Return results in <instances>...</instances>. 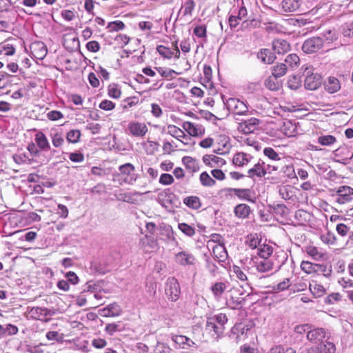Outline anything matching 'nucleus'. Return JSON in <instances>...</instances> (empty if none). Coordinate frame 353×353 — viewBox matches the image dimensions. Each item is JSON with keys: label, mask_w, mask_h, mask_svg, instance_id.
I'll return each mask as SVG.
<instances>
[{"label": "nucleus", "mask_w": 353, "mask_h": 353, "mask_svg": "<svg viewBox=\"0 0 353 353\" xmlns=\"http://www.w3.org/2000/svg\"><path fill=\"white\" fill-rule=\"evenodd\" d=\"M303 0H281L277 6V12L285 16L302 11Z\"/></svg>", "instance_id": "f03ea898"}, {"label": "nucleus", "mask_w": 353, "mask_h": 353, "mask_svg": "<svg viewBox=\"0 0 353 353\" xmlns=\"http://www.w3.org/2000/svg\"><path fill=\"white\" fill-rule=\"evenodd\" d=\"M323 46V39L321 37H313L306 39L302 46L305 53L312 54L319 50Z\"/></svg>", "instance_id": "0eeeda50"}, {"label": "nucleus", "mask_w": 353, "mask_h": 353, "mask_svg": "<svg viewBox=\"0 0 353 353\" xmlns=\"http://www.w3.org/2000/svg\"><path fill=\"white\" fill-rule=\"evenodd\" d=\"M227 288V284L225 282H216L212 287L211 290L216 299L221 298Z\"/></svg>", "instance_id": "2f4dec72"}, {"label": "nucleus", "mask_w": 353, "mask_h": 353, "mask_svg": "<svg viewBox=\"0 0 353 353\" xmlns=\"http://www.w3.org/2000/svg\"><path fill=\"white\" fill-rule=\"evenodd\" d=\"M228 322L226 314L220 313L207 318L205 330L213 338H219L224 332Z\"/></svg>", "instance_id": "f257e3e1"}, {"label": "nucleus", "mask_w": 353, "mask_h": 353, "mask_svg": "<svg viewBox=\"0 0 353 353\" xmlns=\"http://www.w3.org/2000/svg\"><path fill=\"white\" fill-rule=\"evenodd\" d=\"M285 61L290 67L294 68L299 62V57L296 54H290L285 58Z\"/></svg>", "instance_id": "052dcab7"}, {"label": "nucleus", "mask_w": 353, "mask_h": 353, "mask_svg": "<svg viewBox=\"0 0 353 353\" xmlns=\"http://www.w3.org/2000/svg\"><path fill=\"white\" fill-rule=\"evenodd\" d=\"M316 272L322 273L325 277H330L332 274V270L331 266L327 267L323 264H317Z\"/></svg>", "instance_id": "864d4df0"}, {"label": "nucleus", "mask_w": 353, "mask_h": 353, "mask_svg": "<svg viewBox=\"0 0 353 353\" xmlns=\"http://www.w3.org/2000/svg\"><path fill=\"white\" fill-rule=\"evenodd\" d=\"M108 96L113 99H119L121 97V91L118 84L111 83L108 87Z\"/></svg>", "instance_id": "58836bf2"}, {"label": "nucleus", "mask_w": 353, "mask_h": 353, "mask_svg": "<svg viewBox=\"0 0 353 353\" xmlns=\"http://www.w3.org/2000/svg\"><path fill=\"white\" fill-rule=\"evenodd\" d=\"M36 54V57L39 59H43L47 54L48 50L46 45L43 42H37L33 43L32 47Z\"/></svg>", "instance_id": "cd10ccee"}, {"label": "nucleus", "mask_w": 353, "mask_h": 353, "mask_svg": "<svg viewBox=\"0 0 353 353\" xmlns=\"http://www.w3.org/2000/svg\"><path fill=\"white\" fill-rule=\"evenodd\" d=\"M203 163L210 167H222L226 163V161L219 157H216L214 154H206L203 157Z\"/></svg>", "instance_id": "dca6fc26"}, {"label": "nucleus", "mask_w": 353, "mask_h": 353, "mask_svg": "<svg viewBox=\"0 0 353 353\" xmlns=\"http://www.w3.org/2000/svg\"><path fill=\"white\" fill-rule=\"evenodd\" d=\"M115 104L109 100H103L99 104V108L103 110H112L114 108Z\"/></svg>", "instance_id": "774afa93"}, {"label": "nucleus", "mask_w": 353, "mask_h": 353, "mask_svg": "<svg viewBox=\"0 0 353 353\" xmlns=\"http://www.w3.org/2000/svg\"><path fill=\"white\" fill-rule=\"evenodd\" d=\"M47 117L51 121H57L63 117V114L58 110H52L48 112Z\"/></svg>", "instance_id": "0e129e2a"}, {"label": "nucleus", "mask_w": 353, "mask_h": 353, "mask_svg": "<svg viewBox=\"0 0 353 353\" xmlns=\"http://www.w3.org/2000/svg\"><path fill=\"white\" fill-rule=\"evenodd\" d=\"M172 340L179 345V347L186 349V342L189 341V338L183 335H174Z\"/></svg>", "instance_id": "09e8293b"}, {"label": "nucleus", "mask_w": 353, "mask_h": 353, "mask_svg": "<svg viewBox=\"0 0 353 353\" xmlns=\"http://www.w3.org/2000/svg\"><path fill=\"white\" fill-rule=\"evenodd\" d=\"M316 263H312L309 261H303L301 264V270L307 274L316 272Z\"/></svg>", "instance_id": "49530a36"}, {"label": "nucleus", "mask_w": 353, "mask_h": 353, "mask_svg": "<svg viewBox=\"0 0 353 353\" xmlns=\"http://www.w3.org/2000/svg\"><path fill=\"white\" fill-rule=\"evenodd\" d=\"M306 252L314 259L318 260L322 257V253L320 252L317 248L314 246H309L306 248Z\"/></svg>", "instance_id": "4d7b16f0"}, {"label": "nucleus", "mask_w": 353, "mask_h": 353, "mask_svg": "<svg viewBox=\"0 0 353 353\" xmlns=\"http://www.w3.org/2000/svg\"><path fill=\"white\" fill-rule=\"evenodd\" d=\"M272 50L274 53L278 54H284L290 51V45L285 39H275L272 43Z\"/></svg>", "instance_id": "ddd939ff"}, {"label": "nucleus", "mask_w": 353, "mask_h": 353, "mask_svg": "<svg viewBox=\"0 0 353 353\" xmlns=\"http://www.w3.org/2000/svg\"><path fill=\"white\" fill-rule=\"evenodd\" d=\"M37 146L43 151H48L50 145L46 136L43 132H38L35 136Z\"/></svg>", "instance_id": "393cba45"}, {"label": "nucleus", "mask_w": 353, "mask_h": 353, "mask_svg": "<svg viewBox=\"0 0 353 353\" xmlns=\"http://www.w3.org/2000/svg\"><path fill=\"white\" fill-rule=\"evenodd\" d=\"M95 72L100 75L101 77H102L105 80H108L110 78V73L101 67V65H98L97 67L94 68Z\"/></svg>", "instance_id": "338daca9"}, {"label": "nucleus", "mask_w": 353, "mask_h": 353, "mask_svg": "<svg viewBox=\"0 0 353 353\" xmlns=\"http://www.w3.org/2000/svg\"><path fill=\"white\" fill-rule=\"evenodd\" d=\"M176 262L181 265H193L195 263L194 256L185 251H181L178 252L175 255Z\"/></svg>", "instance_id": "4468645a"}, {"label": "nucleus", "mask_w": 353, "mask_h": 353, "mask_svg": "<svg viewBox=\"0 0 353 353\" xmlns=\"http://www.w3.org/2000/svg\"><path fill=\"white\" fill-rule=\"evenodd\" d=\"M345 151H347V149L345 148H338L333 152V154L334 155V157L336 158L335 161L345 164L348 160H350L352 159L353 153L349 157H346L345 159H341L340 154L342 153H344Z\"/></svg>", "instance_id": "79ce46f5"}, {"label": "nucleus", "mask_w": 353, "mask_h": 353, "mask_svg": "<svg viewBox=\"0 0 353 353\" xmlns=\"http://www.w3.org/2000/svg\"><path fill=\"white\" fill-rule=\"evenodd\" d=\"M199 180L201 185L205 187H212L216 184V181L207 172H203L200 174Z\"/></svg>", "instance_id": "c9c22d12"}, {"label": "nucleus", "mask_w": 353, "mask_h": 353, "mask_svg": "<svg viewBox=\"0 0 353 353\" xmlns=\"http://www.w3.org/2000/svg\"><path fill=\"white\" fill-rule=\"evenodd\" d=\"M287 72V66L285 63H279L272 68V76L279 78Z\"/></svg>", "instance_id": "4c0bfd02"}, {"label": "nucleus", "mask_w": 353, "mask_h": 353, "mask_svg": "<svg viewBox=\"0 0 353 353\" xmlns=\"http://www.w3.org/2000/svg\"><path fill=\"white\" fill-rule=\"evenodd\" d=\"M265 162L259 160L252 168L248 170L247 176L251 179L263 177L266 174Z\"/></svg>", "instance_id": "f8f14e48"}, {"label": "nucleus", "mask_w": 353, "mask_h": 353, "mask_svg": "<svg viewBox=\"0 0 353 353\" xmlns=\"http://www.w3.org/2000/svg\"><path fill=\"white\" fill-rule=\"evenodd\" d=\"M246 244L252 249H258V246L260 245V241L256 234H251L247 236Z\"/></svg>", "instance_id": "8fccbe9b"}, {"label": "nucleus", "mask_w": 353, "mask_h": 353, "mask_svg": "<svg viewBox=\"0 0 353 353\" xmlns=\"http://www.w3.org/2000/svg\"><path fill=\"white\" fill-rule=\"evenodd\" d=\"M125 28L124 23L121 21H115L108 23L107 28L110 32L121 30Z\"/></svg>", "instance_id": "6e6d98bb"}, {"label": "nucleus", "mask_w": 353, "mask_h": 353, "mask_svg": "<svg viewBox=\"0 0 353 353\" xmlns=\"http://www.w3.org/2000/svg\"><path fill=\"white\" fill-rule=\"evenodd\" d=\"M157 51L160 55L166 59H171L174 55V52L170 48L162 45L157 47Z\"/></svg>", "instance_id": "de8ad7c7"}, {"label": "nucleus", "mask_w": 353, "mask_h": 353, "mask_svg": "<svg viewBox=\"0 0 353 353\" xmlns=\"http://www.w3.org/2000/svg\"><path fill=\"white\" fill-rule=\"evenodd\" d=\"M323 42L326 41L328 43L337 39V35L334 30H329L325 32L323 34Z\"/></svg>", "instance_id": "13d9d810"}, {"label": "nucleus", "mask_w": 353, "mask_h": 353, "mask_svg": "<svg viewBox=\"0 0 353 353\" xmlns=\"http://www.w3.org/2000/svg\"><path fill=\"white\" fill-rule=\"evenodd\" d=\"M272 247L266 244L259 245L257 249V254L261 259H268V257L272 254Z\"/></svg>", "instance_id": "f704fd0d"}, {"label": "nucleus", "mask_w": 353, "mask_h": 353, "mask_svg": "<svg viewBox=\"0 0 353 353\" xmlns=\"http://www.w3.org/2000/svg\"><path fill=\"white\" fill-rule=\"evenodd\" d=\"M234 195L240 200L246 201L254 203L256 198L253 192L249 188H236Z\"/></svg>", "instance_id": "2eb2a0df"}, {"label": "nucleus", "mask_w": 353, "mask_h": 353, "mask_svg": "<svg viewBox=\"0 0 353 353\" xmlns=\"http://www.w3.org/2000/svg\"><path fill=\"white\" fill-rule=\"evenodd\" d=\"M183 127L184 130L191 136L197 137L204 133V128L201 125L194 124V123L186 121L183 123Z\"/></svg>", "instance_id": "f3484780"}, {"label": "nucleus", "mask_w": 353, "mask_h": 353, "mask_svg": "<svg viewBox=\"0 0 353 353\" xmlns=\"http://www.w3.org/2000/svg\"><path fill=\"white\" fill-rule=\"evenodd\" d=\"M195 8L194 0H187L181 6L180 12H183V16H192V12Z\"/></svg>", "instance_id": "72a5a7b5"}, {"label": "nucleus", "mask_w": 353, "mask_h": 353, "mask_svg": "<svg viewBox=\"0 0 353 353\" xmlns=\"http://www.w3.org/2000/svg\"><path fill=\"white\" fill-rule=\"evenodd\" d=\"M168 133L171 136L175 137L178 140H181V138H185L186 136L183 131L181 130L179 128L176 127L174 125H169L168 126Z\"/></svg>", "instance_id": "e433bc0d"}, {"label": "nucleus", "mask_w": 353, "mask_h": 353, "mask_svg": "<svg viewBox=\"0 0 353 353\" xmlns=\"http://www.w3.org/2000/svg\"><path fill=\"white\" fill-rule=\"evenodd\" d=\"M81 132L78 130H71L66 134V139L69 143H77L79 142Z\"/></svg>", "instance_id": "c03bdc74"}, {"label": "nucleus", "mask_w": 353, "mask_h": 353, "mask_svg": "<svg viewBox=\"0 0 353 353\" xmlns=\"http://www.w3.org/2000/svg\"><path fill=\"white\" fill-rule=\"evenodd\" d=\"M336 142V139L332 135H323L318 137V143L321 145L330 146Z\"/></svg>", "instance_id": "ea45409f"}, {"label": "nucleus", "mask_w": 353, "mask_h": 353, "mask_svg": "<svg viewBox=\"0 0 353 353\" xmlns=\"http://www.w3.org/2000/svg\"><path fill=\"white\" fill-rule=\"evenodd\" d=\"M336 202L343 205L352 201L353 199V188L347 185L339 187L336 191Z\"/></svg>", "instance_id": "6e6552de"}, {"label": "nucleus", "mask_w": 353, "mask_h": 353, "mask_svg": "<svg viewBox=\"0 0 353 353\" xmlns=\"http://www.w3.org/2000/svg\"><path fill=\"white\" fill-rule=\"evenodd\" d=\"M252 159V157L245 152L236 153L232 159V162L235 165L241 167L247 165Z\"/></svg>", "instance_id": "4be33fe9"}, {"label": "nucleus", "mask_w": 353, "mask_h": 353, "mask_svg": "<svg viewBox=\"0 0 353 353\" xmlns=\"http://www.w3.org/2000/svg\"><path fill=\"white\" fill-rule=\"evenodd\" d=\"M252 210L250 207L245 203H240L234 208V215L239 219H246L250 214Z\"/></svg>", "instance_id": "aec40b11"}, {"label": "nucleus", "mask_w": 353, "mask_h": 353, "mask_svg": "<svg viewBox=\"0 0 353 353\" xmlns=\"http://www.w3.org/2000/svg\"><path fill=\"white\" fill-rule=\"evenodd\" d=\"M174 181L173 176L166 173L162 174L159 178V183L165 185H171L173 183Z\"/></svg>", "instance_id": "680f3d73"}, {"label": "nucleus", "mask_w": 353, "mask_h": 353, "mask_svg": "<svg viewBox=\"0 0 353 353\" xmlns=\"http://www.w3.org/2000/svg\"><path fill=\"white\" fill-rule=\"evenodd\" d=\"M254 265L259 272H268L274 268V263L270 259H261L254 262Z\"/></svg>", "instance_id": "a211bd4d"}, {"label": "nucleus", "mask_w": 353, "mask_h": 353, "mask_svg": "<svg viewBox=\"0 0 353 353\" xmlns=\"http://www.w3.org/2000/svg\"><path fill=\"white\" fill-rule=\"evenodd\" d=\"M290 285V279L289 278H285L283 281L274 286L273 290L276 292H281L288 289Z\"/></svg>", "instance_id": "5fc2aeb1"}, {"label": "nucleus", "mask_w": 353, "mask_h": 353, "mask_svg": "<svg viewBox=\"0 0 353 353\" xmlns=\"http://www.w3.org/2000/svg\"><path fill=\"white\" fill-rule=\"evenodd\" d=\"M212 253L214 259L223 262L228 257V253L223 244H217L212 247Z\"/></svg>", "instance_id": "412c9836"}, {"label": "nucleus", "mask_w": 353, "mask_h": 353, "mask_svg": "<svg viewBox=\"0 0 353 353\" xmlns=\"http://www.w3.org/2000/svg\"><path fill=\"white\" fill-rule=\"evenodd\" d=\"M157 72L161 74L162 77L164 78H174V75L179 74V72H176L175 70L170 68H163L161 67L156 68Z\"/></svg>", "instance_id": "a19ab883"}, {"label": "nucleus", "mask_w": 353, "mask_h": 353, "mask_svg": "<svg viewBox=\"0 0 353 353\" xmlns=\"http://www.w3.org/2000/svg\"><path fill=\"white\" fill-rule=\"evenodd\" d=\"M179 229L186 236L192 237L195 234V229L185 223H181L178 225Z\"/></svg>", "instance_id": "37998d69"}, {"label": "nucleus", "mask_w": 353, "mask_h": 353, "mask_svg": "<svg viewBox=\"0 0 353 353\" xmlns=\"http://www.w3.org/2000/svg\"><path fill=\"white\" fill-rule=\"evenodd\" d=\"M165 293L171 301H176L179 299L181 288L176 278L169 277L167 279L165 283Z\"/></svg>", "instance_id": "20e7f679"}, {"label": "nucleus", "mask_w": 353, "mask_h": 353, "mask_svg": "<svg viewBox=\"0 0 353 353\" xmlns=\"http://www.w3.org/2000/svg\"><path fill=\"white\" fill-rule=\"evenodd\" d=\"M30 313L34 319L44 322L48 321L49 319L46 318L48 315H52L54 314L51 312L50 310L40 307H33L30 310Z\"/></svg>", "instance_id": "9b49d317"}, {"label": "nucleus", "mask_w": 353, "mask_h": 353, "mask_svg": "<svg viewBox=\"0 0 353 353\" xmlns=\"http://www.w3.org/2000/svg\"><path fill=\"white\" fill-rule=\"evenodd\" d=\"M119 170L123 181L129 185H132L138 178L134 166L130 163L120 165Z\"/></svg>", "instance_id": "423d86ee"}, {"label": "nucleus", "mask_w": 353, "mask_h": 353, "mask_svg": "<svg viewBox=\"0 0 353 353\" xmlns=\"http://www.w3.org/2000/svg\"><path fill=\"white\" fill-rule=\"evenodd\" d=\"M148 130V128L145 123L139 121H130L127 128L128 133L137 137H143Z\"/></svg>", "instance_id": "1a4fd4ad"}, {"label": "nucleus", "mask_w": 353, "mask_h": 353, "mask_svg": "<svg viewBox=\"0 0 353 353\" xmlns=\"http://www.w3.org/2000/svg\"><path fill=\"white\" fill-rule=\"evenodd\" d=\"M257 57L265 64H271L276 59L274 53H272L270 49H261L257 54Z\"/></svg>", "instance_id": "6ab92c4d"}, {"label": "nucleus", "mask_w": 353, "mask_h": 353, "mask_svg": "<svg viewBox=\"0 0 353 353\" xmlns=\"http://www.w3.org/2000/svg\"><path fill=\"white\" fill-rule=\"evenodd\" d=\"M233 272L236 276L241 281H245L247 280V276L245 272L239 266H233Z\"/></svg>", "instance_id": "69168bd1"}, {"label": "nucleus", "mask_w": 353, "mask_h": 353, "mask_svg": "<svg viewBox=\"0 0 353 353\" xmlns=\"http://www.w3.org/2000/svg\"><path fill=\"white\" fill-rule=\"evenodd\" d=\"M259 124V119L252 117L239 123L238 130L243 134H250L258 129Z\"/></svg>", "instance_id": "9d476101"}, {"label": "nucleus", "mask_w": 353, "mask_h": 353, "mask_svg": "<svg viewBox=\"0 0 353 353\" xmlns=\"http://www.w3.org/2000/svg\"><path fill=\"white\" fill-rule=\"evenodd\" d=\"M224 104L230 112L237 115L245 114L249 110L245 102L236 98H230L224 102Z\"/></svg>", "instance_id": "39448f33"}, {"label": "nucleus", "mask_w": 353, "mask_h": 353, "mask_svg": "<svg viewBox=\"0 0 353 353\" xmlns=\"http://www.w3.org/2000/svg\"><path fill=\"white\" fill-rule=\"evenodd\" d=\"M5 336H12L17 334L19 330L18 327L12 324H5L3 325Z\"/></svg>", "instance_id": "bf43d9fd"}, {"label": "nucleus", "mask_w": 353, "mask_h": 353, "mask_svg": "<svg viewBox=\"0 0 353 353\" xmlns=\"http://www.w3.org/2000/svg\"><path fill=\"white\" fill-rule=\"evenodd\" d=\"M314 68L312 66H306L303 72L305 78V88L310 90H315L321 85V77L318 73H314Z\"/></svg>", "instance_id": "7ed1b4c3"}, {"label": "nucleus", "mask_w": 353, "mask_h": 353, "mask_svg": "<svg viewBox=\"0 0 353 353\" xmlns=\"http://www.w3.org/2000/svg\"><path fill=\"white\" fill-rule=\"evenodd\" d=\"M325 330L323 328H316L307 332V338L309 341L316 343L325 337Z\"/></svg>", "instance_id": "b1692460"}, {"label": "nucleus", "mask_w": 353, "mask_h": 353, "mask_svg": "<svg viewBox=\"0 0 353 353\" xmlns=\"http://www.w3.org/2000/svg\"><path fill=\"white\" fill-rule=\"evenodd\" d=\"M121 312L120 306L115 303L108 305L103 310L105 316H117L120 315Z\"/></svg>", "instance_id": "c756f323"}, {"label": "nucleus", "mask_w": 353, "mask_h": 353, "mask_svg": "<svg viewBox=\"0 0 353 353\" xmlns=\"http://www.w3.org/2000/svg\"><path fill=\"white\" fill-rule=\"evenodd\" d=\"M263 154L272 161L281 160L280 154L277 153L272 148L266 147L263 150Z\"/></svg>", "instance_id": "a18cd8bd"}, {"label": "nucleus", "mask_w": 353, "mask_h": 353, "mask_svg": "<svg viewBox=\"0 0 353 353\" xmlns=\"http://www.w3.org/2000/svg\"><path fill=\"white\" fill-rule=\"evenodd\" d=\"M340 32L344 38V41L348 39H353V21H348L341 25Z\"/></svg>", "instance_id": "a878e982"}, {"label": "nucleus", "mask_w": 353, "mask_h": 353, "mask_svg": "<svg viewBox=\"0 0 353 353\" xmlns=\"http://www.w3.org/2000/svg\"><path fill=\"white\" fill-rule=\"evenodd\" d=\"M321 239L325 243L330 245L334 244L336 241L334 234L331 232H327V234L322 235Z\"/></svg>", "instance_id": "e2e57ef3"}, {"label": "nucleus", "mask_w": 353, "mask_h": 353, "mask_svg": "<svg viewBox=\"0 0 353 353\" xmlns=\"http://www.w3.org/2000/svg\"><path fill=\"white\" fill-rule=\"evenodd\" d=\"M288 85L292 90L299 89L301 85L300 77L295 75L290 77L288 81Z\"/></svg>", "instance_id": "603ef678"}, {"label": "nucleus", "mask_w": 353, "mask_h": 353, "mask_svg": "<svg viewBox=\"0 0 353 353\" xmlns=\"http://www.w3.org/2000/svg\"><path fill=\"white\" fill-rule=\"evenodd\" d=\"M52 143L55 148H60L64 143V139L61 134L56 132L51 134Z\"/></svg>", "instance_id": "3c124183"}, {"label": "nucleus", "mask_w": 353, "mask_h": 353, "mask_svg": "<svg viewBox=\"0 0 353 353\" xmlns=\"http://www.w3.org/2000/svg\"><path fill=\"white\" fill-rule=\"evenodd\" d=\"M265 86L270 90L276 91L280 89L281 84L278 78L272 75L265 81Z\"/></svg>", "instance_id": "473e14b6"}, {"label": "nucleus", "mask_w": 353, "mask_h": 353, "mask_svg": "<svg viewBox=\"0 0 353 353\" xmlns=\"http://www.w3.org/2000/svg\"><path fill=\"white\" fill-rule=\"evenodd\" d=\"M309 290L312 294L316 297H321L325 293V288L316 281H312L310 283Z\"/></svg>", "instance_id": "7c9ffc66"}, {"label": "nucleus", "mask_w": 353, "mask_h": 353, "mask_svg": "<svg viewBox=\"0 0 353 353\" xmlns=\"http://www.w3.org/2000/svg\"><path fill=\"white\" fill-rule=\"evenodd\" d=\"M183 203L193 210H198L201 206L200 199L196 196H190L183 199Z\"/></svg>", "instance_id": "c85d7f7f"}, {"label": "nucleus", "mask_w": 353, "mask_h": 353, "mask_svg": "<svg viewBox=\"0 0 353 353\" xmlns=\"http://www.w3.org/2000/svg\"><path fill=\"white\" fill-rule=\"evenodd\" d=\"M324 88L330 93H334L340 89L339 81L335 78L330 77L324 83Z\"/></svg>", "instance_id": "bb28decb"}, {"label": "nucleus", "mask_w": 353, "mask_h": 353, "mask_svg": "<svg viewBox=\"0 0 353 353\" xmlns=\"http://www.w3.org/2000/svg\"><path fill=\"white\" fill-rule=\"evenodd\" d=\"M182 163L185 166V168L191 173H194L199 171V166L196 160L191 157H184L182 158Z\"/></svg>", "instance_id": "5701e85b"}]
</instances>
